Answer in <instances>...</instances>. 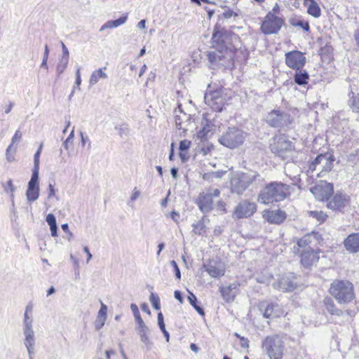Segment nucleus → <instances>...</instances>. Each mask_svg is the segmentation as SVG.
<instances>
[{"label": "nucleus", "instance_id": "1", "mask_svg": "<svg viewBox=\"0 0 359 359\" xmlns=\"http://www.w3.org/2000/svg\"><path fill=\"white\" fill-rule=\"evenodd\" d=\"M262 181L263 178L255 172L234 173L230 180L231 192L242 195L250 186L258 185Z\"/></svg>", "mask_w": 359, "mask_h": 359}, {"label": "nucleus", "instance_id": "2", "mask_svg": "<svg viewBox=\"0 0 359 359\" xmlns=\"http://www.w3.org/2000/svg\"><path fill=\"white\" fill-rule=\"evenodd\" d=\"M289 187V185L281 182H271L259 192L257 201L265 205L281 201L287 197Z\"/></svg>", "mask_w": 359, "mask_h": 359}, {"label": "nucleus", "instance_id": "3", "mask_svg": "<svg viewBox=\"0 0 359 359\" xmlns=\"http://www.w3.org/2000/svg\"><path fill=\"white\" fill-rule=\"evenodd\" d=\"M32 306L27 305L25 308L22 322V333L24 335V345L27 348L29 359H34L35 353L36 337L33 329Z\"/></svg>", "mask_w": 359, "mask_h": 359}, {"label": "nucleus", "instance_id": "4", "mask_svg": "<svg viewBox=\"0 0 359 359\" xmlns=\"http://www.w3.org/2000/svg\"><path fill=\"white\" fill-rule=\"evenodd\" d=\"M330 293L339 304L349 303L355 298L353 285L348 280H334L331 283Z\"/></svg>", "mask_w": 359, "mask_h": 359}, {"label": "nucleus", "instance_id": "5", "mask_svg": "<svg viewBox=\"0 0 359 359\" xmlns=\"http://www.w3.org/2000/svg\"><path fill=\"white\" fill-rule=\"evenodd\" d=\"M245 137L246 134L242 130L236 127H229L222 133L218 141L227 148L235 149L243 144Z\"/></svg>", "mask_w": 359, "mask_h": 359}, {"label": "nucleus", "instance_id": "6", "mask_svg": "<svg viewBox=\"0 0 359 359\" xmlns=\"http://www.w3.org/2000/svg\"><path fill=\"white\" fill-rule=\"evenodd\" d=\"M263 347L270 359H281L284 351L283 337L278 334L266 337Z\"/></svg>", "mask_w": 359, "mask_h": 359}, {"label": "nucleus", "instance_id": "7", "mask_svg": "<svg viewBox=\"0 0 359 359\" xmlns=\"http://www.w3.org/2000/svg\"><path fill=\"white\" fill-rule=\"evenodd\" d=\"M271 151L276 155L285 159L287 154L292 152L294 145L284 135H278L273 137L270 144Z\"/></svg>", "mask_w": 359, "mask_h": 359}, {"label": "nucleus", "instance_id": "8", "mask_svg": "<svg viewBox=\"0 0 359 359\" xmlns=\"http://www.w3.org/2000/svg\"><path fill=\"white\" fill-rule=\"evenodd\" d=\"M334 156L331 154H321L318 155L309 165L311 172L320 170L318 176L322 177L325 174L330 172L333 168Z\"/></svg>", "mask_w": 359, "mask_h": 359}, {"label": "nucleus", "instance_id": "9", "mask_svg": "<svg viewBox=\"0 0 359 359\" xmlns=\"http://www.w3.org/2000/svg\"><path fill=\"white\" fill-rule=\"evenodd\" d=\"M266 122L271 127L283 128L289 126L292 123V119L287 113L274 109L268 113Z\"/></svg>", "mask_w": 359, "mask_h": 359}, {"label": "nucleus", "instance_id": "10", "mask_svg": "<svg viewBox=\"0 0 359 359\" xmlns=\"http://www.w3.org/2000/svg\"><path fill=\"white\" fill-rule=\"evenodd\" d=\"M282 24L283 20L280 18L269 13L262 22L261 30L265 34H276L280 29Z\"/></svg>", "mask_w": 359, "mask_h": 359}, {"label": "nucleus", "instance_id": "11", "mask_svg": "<svg viewBox=\"0 0 359 359\" xmlns=\"http://www.w3.org/2000/svg\"><path fill=\"white\" fill-rule=\"evenodd\" d=\"M306 61L304 54L298 50H292L285 53V64L291 69L299 70Z\"/></svg>", "mask_w": 359, "mask_h": 359}, {"label": "nucleus", "instance_id": "12", "mask_svg": "<svg viewBox=\"0 0 359 359\" xmlns=\"http://www.w3.org/2000/svg\"><path fill=\"white\" fill-rule=\"evenodd\" d=\"M311 192L317 200L325 201L329 199V197L334 192V189L332 184L327 182H320L311 188Z\"/></svg>", "mask_w": 359, "mask_h": 359}, {"label": "nucleus", "instance_id": "13", "mask_svg": "<svg viewBox=\"0 0 359 359\" xmlns=\"http://www.w3.org/2000/svg\"><path fill=\"white\" fill-rule=\"evenodd\" d=\"M257 210V205L255 203L247 200L240 202L235 208L234 215L241 219L248 217L252 215Z\"/></svg>", "mask_w": 359, "mask_h": 359}, {"label": "nucleus", "instance_id": "14", "mask_svg": "<svg viewBox=\"0 0 359 359\" xmlns=\"http://www.w3.org/2000/svg\"><path fill=\"white\" fill-rule=\"evenodd\" d=\"M203 267L212 278H219L225 273L224 264L220 262L211 261L204 265Z\"/></svg>", "mask_w": 359, "mask_h": 359}, {"label": "nucleus", "instance_id": "15", "mask_svg": "<svg viewBox=\"0 0 359 359\" xmlns=\"http://www.w3.org/2000/svg\"><path fill=\"white\" fill-rule=\"evenodd\" d=\"M285 212L280 210H265L263 213V217L271 224H280L286 219Z\"/></svg>", "mask_w": 359, "mask_h": 359}, {"label": "nucleus", "instance_id": "16", "mask_svg": "<svg viewBox=\"0 0 359 359\" xmlns=\"http://www.w3.org/2000/svg\"><path fill=\"white\" fill-rule=\"evenodd\" d=\"M348 205V197L344 194H336L328 202L327 207L332 210H339Z\"/></svg>", "mask_w": 359, "mask_h": 359}, {"label": "nucleus", "instance_id": "17", "mask_svg": "<svg viewBox=\"0 0 359 359\" xmlns=\"http://www.w3.org/2000/svg\"><path fill=\"white\" fill-rule=\"evenodd\" d=\"M199 209L202 212L206 213L213 209V200L210 193L207 191L200 194L196 202Z\"/></svg>", "mask_w": 359, "mask_h": 359}, {"label": "nucleus", "instance_id": "18", "mask_svg": "<svg viewBox=\"0 0 359 359\" xmlns=\"http://www.w3.org/2000/svg\"><path fill=\"white\" fill-rule=\"evenodd\" d=\"M205 103L215 110H222L219 106L222 102V93L220 90H214L206 93L204 96Z\"/></svg>", "mask_w": 359, "mask_h": 359}, {"label": "nucleus", "instance_id": "19", "mask_svg": "<svg viewBox=\"0 0 359 359\" xmlns=\"http://www.w3.org/2000/svg\"><path fill=\"white\" fill-rule=\"evenodd\" d=\"M294 276L292 275L283 276L278 281L273 283V287L280 290L290 292L296 287V283L293 281Z\"/></svg>", "mask_w": 359, "mask_h": 359}, {"label": "nucleus", "instance_id": "20", "mask_svg": "<svg viewBox=\"0 0 359 359\" xmlns=\"http://www.w3.org/2000/svg\"><path fill=\"white\" fill-rule=\"evenodd\" d=\"M344 248L350 253L359 252V233H351L344 241Z\"/></svg>", "mask_w": 359, "mask_h": 359}, {"label": "nucleus", "instance_id": "21", "mask_svg": "<svg viewBox=\"0 0 359 359\" xmlns=\"http://www.w3.org/2000/svg\"><path fill=\"white\" fill-rule=\"evenodd\" d=\"M318 259L319 256L312 248H307V250L302 252L301 262L306 267H309L316 263Z\"/></svg>", "mask_w": 359, "mask_h": 359}, {"label": "nucleus", "instance_id": "22", "mask_svg": "<svg viewBox=\"0 0 359 359\" xmlns=\"http://www.w3.org/2000/svg\"><path fill=\"white\" fill-rule=\"evenodd\" d=\"M226 38V36L224 34V31L216 27L211 39L212 47L215 49H225L224 41Z\"/></svg>", "mask_w": 359, "mask_h": 359}, {"label": "nucleus", "instance_id": "23", "mask_svg": "<svg viewBox=\"0 0 359 359\" xmlns=\"http://www.w3.org/2000/svg\"><path fill=\"white\" fill-rule=\"evenodd\" d=\"M238 285L237 283H234L227 287H220L221 294L226 302H232L234 300L236 293L233 290L237 289Z\"/></svg>", "mask_w": 359, "mask_h": 359}, {"label": "nucleus", "instance_id": "24", "mask_svg": "<svg viewBox=\"0 0 359 359\" xmlns=\"http://www.w3.org/2000/svg\"><path fill=\"white\" fill-rule=\"evenodd\" d=\"M207 56L212 65H224V62H222L224 60V56L222 55V50L216 49V50L210 51L208 53Z\"/></svg>", "mask_w": 359, "mask_h": 359}, {"label": "nucleus", "instance_id": "25", "mask_svg": "<svg viewBox=\"0 0 359 359\" xmlns=\"http://www.w3.org/2000/svg\"><path fill=\"white\" fill-rule=\"evenodd\" d=\"M137 330L140 335L141 341L147 346L150 348L151 342L149 337V329L148 327L145 325V323H142L141 325H138Z\"/></svg>", "mask_w": 359, "mask_h": 359}, {"label": "nucleus", "instance_id": "26", "mask_svg": "<svg viewBox=\"0 0 359 359\" xmlns=\"http://www.w3.org/2000/svg\"><path fill=\"white\" fill-rule=\"evenodd\" d=\"M304 4L307 7V12L309 15L314 18L320 16V8L315 0H304Z\"/></svg>", "mask_w": 359, "mask_h": 359}, {"label": "nucleus", "instance_id": "27", "mask_svg": "<svg viewBox=\"0 0 359 359\" xmlns=\"http://www.w3.org/2000/svg\"><path fill=\"white\" fill-rule=\"evenodd\" d=\"M128 19V15L124 14L121 17H120L118 19L115 20H109L107 22H105L100 29V32H103L106 29H111L118 27L123 24L126 23V20Z\"/></svg>", "mask_w": 359, "mask_h": 359}, {"label": "nucleus", "instance_id": "28", "mask_svg": "<svg viewBox=\"0 0 359 359\" xmlns=\"http://www.w3.org/2000/svg\"><path fill=\"white\" fill-rule=\"evenodd\" d=\"M280 310L278 305L270 304L266 306L263 313V316L266 318H274L280 316Z\"/></svg>", "mask_w": 359, "mask_h": 359}, {"label": "nucleus", "instance_id": "29", "mask_svg": "<svg viewBox=\"0 0 359 359\" xmlns=\"http://www.w3.org/2000/svg\"><path fill=\"white\" fill-rule=\"evenodd\" d=\"M107 77V74L103 72L102 68L96 69L91 74L89 79V83L90 86H94L100 79H105Z\"/></svg>", "mask_w": 359, "mask_h": 359}, {"label": "nucleus", "instance_id": "30", "mask_svg": "<svg viewBox=\"0 0 359 359\" xmlns=\"http://www.w3.org/2000/svg\"><path fill=\"white\" fill-rule=\"evenodd\" d=\"M295 83L299 86L305 85L309 79V74L306 71L297 70L294 76Z\"/></svg>", "mask_w": 359, "mask_h": 359}, {"label": "nucleus", "instance_id": "31", "mask_svg": "<svg viewBox=\"0 0 359 359\" xmlns=\"http://www.w3.org/2000/svg\"><path fill=\"white\" fill-rule=\"evenodd\" d=\"M348 105L353 111L359 112V93L353 92L349 93Z\"/></svg>", "mask_w": 359, "mask_h": 359}, {"label": "nucleus", "instance_id": "32", "mask_svg": "<svg viewBox=\"0 0 359 359\" xmlns=\"http://www.w3.org/2000/svg\"><path fill=\"white\" fill-rule=\"evenodd\" d=\"M325 304L327 311L331 314V315H336V316H341L342 313V311L337 308L334 303L331 299H325Z\"/></svg>", "mask_w": 359, "mask_h": 359}, {"label": "nucleus", "instance_id": "33", "mask_svg": "<svg viewBox=\"0 0 359 359\" xmlns=\"http://www.w3.org/2000/svg\"><path fill=\"white\" fill-rule=\"evenodd\" d=\"M188 300L190 304L194 308V309L202 316L205 315V312L203 309L197 304V298L191 292H189V295L188 297Z\"/></svg>", "mask_w": 359, "mask_h": 359}, {"label": "nucleus", "instance_id": "34", "mask_svg": "<svg viewBox=\"0 0 359 359\" xmlns=\"http://www.w3.org/2000/svg\"><path fill=\"white\" fill-rule=\"evenodd\" d=\"M226 173V171H224V170H219V171H216V172H208V173H205L203 175V178L204 180L212 181L215 178L221 179Z\"/></svg>", "mask_w": 359, "mask_h": 359}, {"label": "nucleus", "instance_id": "35", "mask_svg": "<svg viewBox=\"0 0 359 359\" xmlns=\"http://www.w3.org/2000/svg\"><path fill=\"white\" fill-rule=\"evenodd\" d=\"M309 237L304 236L302 238H300L297 241V251L302 254V252H304V250H307V248H311L309 245Z\"/></svg>", "mask_w": 359, "mask_h": 359}, {"label": "nucleus", "instance_id": "36", "mask_svg": "<svg viewBox=\"0 0 359 359\" xmlns=\"http://www.w3.org/2000/svg\"><path fill=\"white\" fill-rule=\"evenodd\" d=\"M69 58L62 57L60 59V60L57 65V67H56V72H57L58 76H60L61 74H62L64 72V71L66 69V68L67 67V65L69 63Z\"/></svg>", "mask_w": 359, "mask_h": 359}, {"label": "nucleus", "instance_id": "37", "mask_svg": "<svg viewBox=\"0 0 359 359\" xmlns=\"http://www.w3.org/2000/svg\"><path fill=\"white\" fill-rule=\"evenodd\" d=\"M205 218H202L201 220L198 221L196 223L193 224V231L195 234L200 235L204 231L205 226Z\"/></svg>", "mask_w": 359, "mask_h": 359}, {"label": "nucleus", "instance_id": "38", "mask_svg": "<svg viewBox=\"0 0 359 359\" xmlns=\"http://www.w3.org/2000/svg\"><path fill=\"white\" fill-rule=\"evenodd\" d=\"M39 196V189H27L26 196L29 201L33 202L38 199Z\"/></svg>", "mask_w": 359, "mask_h": 359}, {"label": "nucleus", "instance_id": "39", "mask_svg": "<svg viewBox=\"0 0 359 359\" xmlns=\"http://www.w3.org/2000/svg\"><path fill=\"white\" fill-rule=\"evenodd\" d=\"M81 83V67H78L76 72V81H75L74 86L73 87L72 93L69 95V100L73 96L76 88H77L79 90H81V88H80Z\"/></svg>", "mask_w": 359, "mask_h": 359}, {"label": "nucleus", "instance_id": "40", "mask_svg": "<svg viewBox=\"0 0 359 359\" xmlns=\"http://www.w3.org/2000/svg\"><path fill=\"white\" fill-rule=\"evenodd\" d=\"M309 215L316 219V220L320 223L325 222L327 217V215L323 211H310Z\"/></svg>", "mask_w": 359, "mask_h": 359}, {"label": "nucleus", "instance_id": "41", "mask_svg": "<svg viewBox=\"0 0 359 359\" xmlns=\"http://www.w3.org/2000/svg\"><path fill=\"white\" fill-rule=\"evenodd\" d=\"M130 309L133 313L135 319L137 321V323H138V325H141L142 323H144V322L143 321V320L142 319V318L140 316V313L139 312L137 306L135 304H132L130 305Z\"/></svg>", "mask_w": 359, "mask_h": 359}, {"label": "nucleus", "instance_id": "42", "mask_svg": "<svg viewBox=\"0 0 359 359\" xmlns=\"http://www.w3.org/2000/svg\"><path fill=\"white\" fill-rule=\"evenodd\" d=\"M149 300L153 306V307L156 310H159L161 308L160 306V299L157 294H155L154 293H151L149 297Z\"/></svg>", "mask_w": 359, "mask_h": 359}, {"label": "nucleus", "instance_id": "43", "mask_svg": "<svg viewBox=\"0 0 359 359\" xmlns=\"http://www.w3.org/2000/svg\"><path fill=\"white\" fill-rule=\"evenodd\" d=\"M4 190L7 193H8V192L11 193V198L12 203H13V198H14L13 192L15 191V188L14 185L13 184V181L11 180H9L7 182L6 187H5Z\"/></svg>", "mask_w": 359, "mask_h": 359}, {"label": "nucleus", "instance_id": "44", "mask_svg": "<svg viewBox=\"0 0 359 359\" xmlns=\"http://www.w3.org/2000/svg\"><path fill=\"white\" fill-rule=\"evenodd\" d=\"M107 307L105 304H104L102 302H101V307H100V311H98V315H97V317L98 318L100 319H104V320H106L107 318Z\"/></svg>", "mask_w": 359, "mask_h": 359}, {"label": "nucleus", "instance_id": "45", "mask_svg": "<svg viewBox=\"0 0 359 359\" xmlns=\"http://www.w3.org/2000/svg\"><path fill=\"white\" fill-rule=\"evenodd\" d=\"M74 137V130H72L71 131L70 134L69 135V136L67 137V138L65 140V141L62 144L64 148L66 150L69 149V144L72 143Z\"/></svg>", "mask_w": 359, "mask_h": 359}, {"label": "nucleus", "instance_id": "46", "mask_svg": "<svg viewBox=\"0 0 359 359\" xmlns=\"http://www.w3.org/2000/svg\"><path fill=\"white\" fill-rule=\"evenodd\" d=\"M48 199L50 200L55 197L57 200H58V197L55 194L56 189H55V187L53 184H50L48 185Z\"/></svg>", "mask_w": 359, "mask_h": 359}, {"label": "nucleus", "instance_id": "47", "mask_svg": "<svg viewBox=\"0 0 359 359\" xmlns=\"http://www.w3.org/2000/svg\"><path fill=\"white\" fill-rule=\"evenodd\" d=\"M43 144H41L34 156V165H39V158L41 153Z\"/></svg>", "mask_w": 359, "mask_h": 359}, {"label": "nucleus", "instance_id": "48", "mask_svg": "<svg viewBox=\"0 0 359 359\" xmlns=\"http://www.w3.org/2000/svg\"><path fill=\"white\" fill-rule=\"evenodd\" d=\"M190 145H191V141L187 140H182L180 142V150L181 151H186L190 147Z\"/></svg>", "mask_w": 359, "mask_h": 359}, {"label": "nucleus", "instance_id": "49", "mask_svg": "<svg viewBox=\"0 0 359 359\" xmlns=\"http://www.w3.org/2000/svg\"><path fill=\"white\" fill-rule=\"evenodd\" d=\"M21 138H22V133L20 130H17L15 131L13 137H12L11 144L10 145L13 146V144H14L15 143L20 142Z\"/></svg>", "mask_w": 359, "mask_h": 359}, {"label": "nucleus", "instance_id": "50", "mask_svg": "<svg viewBox=\"0 0 359 359\" xmlns=\"http://www.w3.org/2000/svg\"><path fill=\"white\" fill-rule=\"evenodd\" d=\"M46 221L50 226L57 224L55 217L53 214L51 213H49L46 216Z\"/></svg>", "mask_w": 359, "mask_h": 359}, {"label": "nucleus", "instance_id": "51", "mask_svg": "<svg viewBox=\"0 0 359 359\" xmlns=\"http://www.w3.org/2000/svg\"><path fill=\"white\" fill-rule=\"evenodd\" d=\"M157 320H158V324L159 326V328L161 330L165 329L164 321H163V316L161 312L158 313L157 316Z\"/></svg>", "mask_w": 359, "mask_h": 359}, {"label": "nucleus", "instance_id": "52", "mask_svg": "<svg viewBox=\"0 0 359 359\" xmlns=\"http://www.w3.org/2000/svg\"><path fill=\"white\" fill-rule=\"evenodd\" d=\"M39 165H34L31 180L39 182Z\"/></svg>", "mask_w": 359, "mask_h": 359}, {"label": "nucleus", "instance_id": "53", "mask_svg": "<svg viewBox=\"0 0 359 359\" xmlns=\"http://www.w3.org/2000/svg\"><path fill=\"white\" fill-rule=\"evenodd\" d=\"M170 264L173 266L175 271V276L177 279L181 278V273L180 271V269L176 263L175 261L172 260L170 262Z\"/></svg>", "mask_w": 359, "mask_h": 359}, {"label": "nucleus", "instance_id": "54", "mask_svg": "<svg viewBox=\"0 0 359 359\" xmlns=\"http://www.w3.org/2000/svg\"><path fill=\"white\" fill-rule=\"evenodd\" d=\"M140 195V191L137 189V187H135L132 191L130 201H135Z\"/></svg>", "mask_w": 359, "mask_h": 359}, {"label": "nucleus", "instance_id": "55", "mask_svg": "<svg viewBox=\"0 0 359 359\" xmlns=\"http://www.w3.org/2000/svg\"><path fill=\"white\" fill-rule=\"evenodd\" d=\"M105 320H104L103 318L100 319V318H97L95 323V328L97 330H100L104 325Z\"/></svg>", "mask_w": 359, "mask_h": 359}, {"label": "nucleus", "instance_id": "56", "mask_svg": "<svg viewBox=\"0 0 359 359\" xmlns=\"http://www.w3.org/2000/svg\"><path fill=\"white\" fill-rule=\"evenodd\" d=\"M61 45H62V57L69 58V50L67 49V46L65 45V43L62 41L61 42Z\"/></svg>", "mask_w": 359, "mask_h": 359}, {"label": "nucleus", "instance_id": "57", "mask_svg": "<svg viewBox=\"0 0 359 359\" xmlns=\"http://www.w3.org/2000/svg\"><path fill=\"white\" fill-rule=\"evenodd\" d=\"M80 136H81V144L83 147H84L87 142H90V140H89L88 137L84 136V135L82 132H80ZM88 148H90V143L88 144Z\"/></svg>", "mask_w": 359, "mask_h": 359}, {"label": "nucleus", "instance_id": "58", "mask_svg": "<svg viewBox=\"0 0 359 359\" xmlns=\"http://www.w3.org/2000/svg\"><path fill=\"white\" fill-rule=\"evenodd\" d=\"M208 193H210L212 198L219 197L220 196V191L218 189H208L206 190Z\"/></svg>", "mask_w": 359, "mask_h": 359}, {"label": "nucleus", "instance_id": "59", "mask_svg": "<svg viewBox=\"0 0 359 359\" xmlns=\"http://www.w3.org/2000/svg\"><path fill=\"white\" fill-rule=\"evenodd\" d=\"M27 189H39V182L36 180H30L28 183V188Z\"/></svg>", "mask_w": 359, "mask_h": 359}, {"label": "nucleus", "instance_id": "60", "mask_svg": "<svg viewBox=\"0 0 359 359\" xmlns=\"http://www.w3.org/2000/svg\"><path fill=\"white\" fill-rule=\"evenodd\" d=\"M170 217L172 219L176 222L177 224L179 223V218H180V213L177 211H172L170 213Z\"/></svg>", "mask_w": 359, "mask_h": 359}, {"label": "nucleus", "instance_id": "61", "mask_svg": "<svg viewBox=\"0 0 359 359\" xmlns=\"http://www.w3.org/2000/svg\"><path fill=\"white\" fill-rule=\"evenodd\" d=\"M12 148V145H9L6 149V158L9 162H12L14 161V156L9 154L11 149Z\"/></svg>", "mask_w": 359, "mask_h": 359}, {"label": "nucleus", "instance_id": "62", "mask_svg": "<svg viewBox=\"0 0 359 359\" xmlns=\"http://www.w3.org/2000/svg\"><path fill=\"white\" fill-rule=\"evenodd\" d=\"M241 346L243 348L249 347V340L245 337H241Z\"/></svg>", "mask_w": 359, "mask_h": 359}, {"label": "nucleus", "instance_id": "63", "mask_svg": "<svg viewBox=\"0 0 359 359\" xmlns=\"http://www.w3.org/2000/svg\"><path fill=\"white\" fill-rule=\"evenodd\" d=\"M50 230L51 232V236L55 237L57 236V224L53 225L50 226Z\"/></svg>", "mask_w": 359, "mask_h": 359}, {"label": "nucleus", "instance_id": "64", "mask_svg": "<svg viewBox=\"0 0 359 359\" xmlns=\"http://www.w3.org/2000/svg\"><path fill=\"white\" fill-rule=\"evenodd\" d=\"M297 25L301 27L302 28H303L306 31H309V25L308 22H302V21H299L297 23Z\"/></svg>", "mask_w": 359, "mask_h": 359}]
</instances>
